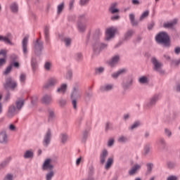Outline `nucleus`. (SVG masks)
<instances>
[{"label":"nucleus","instance_id":"f257e3e1","mask_svg":"<svg viewBox=\"0 0 180 180\" xmlns=\"http://www.w3.org/2000/svg\"><path fill=\"white\" fill-rule=\"evenodd\" d=\"M155 40L158 44L164 45V47H171V38L167 32H160L155 37Z\"/></svg>","mask_w":180,"mask_h":180},{"label":"nucleus","instance_id":"f03ea898","mask_svg":"<svg viewBox=\"0 0 180 180\" xmlns=\"http://www.w3.org/2000/svg\"><path fill=\"white\" fill-rule=\"evenodd\" d=\"M54 165H51V159L48 158L44 160L42 165V170L47 171L49 170L48 173L46 174V180H51L53 179V176H54Z\"/></svg>","mask_w":180,"mask_h":180},{"label":"nucleus","instance_id":"7ed1b4c3","mask_svg":"<svg viewBox=\"0 0 180 180\" xmlns=\"http://www.w3.org/2000/svg\"><path fill=\"white\" fill-rule=\"evenodd\" d=\"M18 87V83L12 77H8L6 79V82L4 84V88L6 91H14Z\"/></svg>","mask_w":180,"mask_h":180},{"label":"nucleus","instance_id":"20e7f679","mask_svg":"<svg viewBox=\"0 0 180 180\" xmlns=\"http://www.w3.org/2000/svg\"><path fill=\"white\" fill-rule=\"evenodd\" d=\"M93 53L95 56H98L101 53L102 50H105V49H108V44H101L99 41L96 42H93L92 44Z\"/></svg>","mask_w":180,"mask_h":180},{"label":"nucleus","instance_id":"39448f33","mask_svg":"<svg viewBox=\"0 0 180 180\" xmlns=\"http://www.w3.org/2000/svg\"><path fill=\"white\" fill-rule=\"evenodd\" d=\"M41 37L39 39H37L34 43V53L37 55V57H40L41 56V52L44 49L43 46V43L40 41Z\"/></svg>","mask_w":180,"mask_h":180},{"label":"nucleus","instance_id":"423d86ee","mask_svg":"<svg viewBox=\"0 0 180 180\" xmlns=\"http://www.w3.org/2000/svg\"><path fill=\"white\" fill-rule=\"evenodd\" d=\"M117 33V28L115 27H110L105 31V40H110L112 37H115V35Z\"/></svg>","mask_w":180,"mask_h":180},{"label":"nucleus","instance_id":"0eeeda50","mask_svg":"<svg viewBox=\"0 0 180 180\" xmlns=\"http://www.w3.org/2000/svg\"><path fill=\"white\" fill-rule=\"evenodd\" d=\"M151 63L154 65L153 70L157 71V72H160V74H163L162 70H161V68L162 67V63L158 62L157 58L155 57H153L151 58Z\"/></svg>","mask_w":180,"mask_h":180},{"label":"nucleus","instance_id":"6e6552de","mask_svg":"<svg viewBox=\"0 0 180 180\" xmlns=\"http://www.w3.org/2000/svg\"><path fill=\"white\" fill-rule=\"evenodd\" d=\"M82 96V93L79 91L78 86H75L73 87V91L70 94L71 99H79Z\"/></svg>","mask_w":180,"mask_h":180},{"label":"nucleus","instance_id":"1a4fd4ad","mask_svg":"<svg viewBox=\"0 0 180 180\" xmlns=\"http://www.w3.org/2000/svg\"><path fill=\"white\" fill-rule=\"evenodd\" d=\"M57 84V79L56 77H51L48 79L47 83H46L43 88L44 89H49V88H53V86H56Z\"/></svg>","mask_w":180,"mask_h":180},{"label":"nucleus","instance_id":"9d476101","mask_svg":"<svg viewBox=\"0 0 180 180\" xmlns=\"http://www.w3.org/2000/svg\"><path fill=\"white\" fill-rule=\"evenodd\" d=\"M51 141V129H48L43 141V144L45 147H49V144H50Z\"/></svg>","mask_w":180,"mask_h":180},{"label":"nucleus","instance_id":"9b49d317","mask_svg":"<svg viewBox=\"0 0 180 180\" xmlns=\"http://www.w3.org/2000/svg\"><path fill=\"white\" fill-rule=\"evenodd\" d=\"M160 96L158 94H155L150 98L149 102L146 104V106L148 108H153V106H155V103L158 102Z\"/></svg>","mask_w":180,"mask_h":180},{"label":"nucleus","instance_id":"f8f14e48","mask_svg":"<svg viewBox=\"0 0 180 180\" xmlns=\"http://www.w3.org/2000/svg\"><path fill=\"white\" fill-rule=\"evenodd\" d=\"M122 85L123 89L127 91V89H129L133 85V79L131 77H128L126 80L123 81Z\"/></svg>","mask_w":180,"mask_h":180},{"label":"nucleus","instance_id":"ddd939ff","mask_svg":"<svg viewBox=\"0 0 180 180\" xmlns=\"http://www.w3.org/2000/svg\"><path fill=\"white\" fill-rule=\"evenodd\" d=\"M141 169V165L139 164H135L131 169L129 170L128 174L130 176L136 175Z\"/></svg>","mask_w":180,"mask_h":180},{"label":"nucleus","instance_id":"4468645a","mask_svg":"<svg viewBox=\"0 0 180 180\" xmlns=\"http://www.w3.org/2000/svg\"><path fill=\"white\" fill-rule=\"evenodd\" d=\"M15 115H16V107L14 105H10L6 114L7 117L12 119Z\"/></svg>","mask_w":180,"mask_h":180},{"label":"nucleus","instance_id":"2eb2a0df","mask_svg":"<svg viewBox=\"0 0 180 180\" xmlns=\"http://www.w3.org/2000/svg\"><path fill=\"white\" fill-rule=\"evenodd\" d=\"M178 23V19L174 18L171 22H165L163 23V27L165 29H174V26Z\"/></svg>","mask_w":180,"mask_h":180},{"label":"nucleus","instance_id":"dca6fc26","mask_svg":"<svg viewBox=\"0 0 180 180\" xmlns=\"http://www.w3.org/2000/svg\"><path fill=\"white\" fill-rule=\"evenodd\" d=\"M0 56H3V58H0V68L4 67L6 64V51L1 49L0 50Z\"/></svg>","mask_w":180,"mask_h":180},{"label":"nucleus","instance_id":"f3484780","mask_svg":"<svg viewBox=\"0 0 180 180\" xmlns=\"http://www.w3.org/2000/svg\"><path fill=\"white\" fill-rule=\"evenodd\" d=\"M44 34L46 43H50V27L49 25L44 26Z\"/></svg>","mask_w":180,"mask_h":180},{"label":"nucleus","instance_id":"a211bd4d","mask_svg":"<svg viewBox=\"0 0 180 180\" xmlns=\"http://www.w3.org/2000/svg\"><path fill=\"white\" fill-rule=\"evenodd\" d=\"M27 41H29V36H25L22 41V48L23 54H27Z\"/></svg>","mask_w":180,"mask_h":180},{"label":"nucleus","instance_id":"6ab92c4d","mask_svg":"<svg viewBox=\"0 0 180 180\" xmlns=\"http://www.w3.org/2000/svg\"><path fill=\"white\" fill-rule=\"evenodd\" d=\"M133 34H134V30H128L124 34V41H129L133 37Z\"/></svg>","mask_w":180,"mask_h":180},{"label":"nucleus","instance_id":"aec40b11","mask_svg":"<svg viewBox=\"0 0 180 180\" xmlns=\"http://www.w3.org/2000/svg\"><path fill=\"white\" fill-rule=\"evenodd\" d=\"M6 143H8V135L6 134V131H2L0 133V143L6 144Z\"/></svg>","mask_w":180,"mask_h":180},{"label":"nucleus","instance_id":"412c9836","mask_svg":"<svg viewBox=\"0 0 180 180\" xmlns=\"http://www.w3.org/2000/svg\"><path fill=\"white\" fill-rule=\"evenodd\" d=\"M11 37H12V34L11 33H7L6 37L0 35V41H4L7 44H12V41L9 39Z\"/></svg>","mask_w":180,"mask_h":180},{"label":"nucleus","instance_id":"4be33fe9","mask_svg":"<svg viewBox=\"0 0 180 180\" xmlns=\"http://www.w3.org/2000/svg\"><path fill=\"white\" fill-rule=\"evenodd\" d=\"M109 153H108V150L104 149L102 150L101 155H100V162L101 164H105V161L106 160V158Z\"/></svg>","mask_w":180,"mask_h":180},{"label":"nucleus","instance_id":"5701e85b","mask_svg":"<svg viewBox=\"0 0 180 180\" xmlns=\"http://www.w3.org/2000/svg\"><path fill=\"white\" fill-rule=\"evenodd\" d=\"M23 105H25V100L23 98H18L15 101V107L18 110H20L22 108H23Z\"/></svg>","mask_w":180,"mask_h":180},{"label":"nucleus","instance_id":"b1692460","mask_svg":"<svg viewBox=\"0 0 180 180\" xmlns=\"http://www.w3.org/2000/svg\"><path fill=\"white\" fill-rule=\"evenodd\" d=\"M41 103L44 105H50V103H51V96L45 94L41 98Z\"/></svg>","mask_w":180,"mask_h":180},{"label":"nucleus","instance_id":"393cba45","mask_svg":"<svg viewBox=\"0 0 180 180\" xmlns=\"http://www.w3.org/2000/svg\"><path fill=\"white\" fill-rule=\"evenodd\" d=\"M129 20H130L131 26H133V27L139 26V21L136 20V18L134 17V14L130 13L129 15Z\"/></svg>","mask_w":180,"mask_h":180},{"label":"nucleus","instance_id":"a878e982","mask_svg":"<svg viewBox=\"0 0 180 180\" xmlns=\"http://www.w3.org/2000/svg\"><path fill=\"white\" fill-rule=\"evenodd\" d=\"M119 60H120V56H119V55H116L111 58V60L108 62V64L110 65V67H113L115 64L118 63Z\"/></svg>","mask_w":180,"mask_h":180},{"label":"nucleus","instance_id":"bb28decb","mask_svg":"<svg viewBox=\"0 0 180 180\" xmlns=\"http://www.w3.org/2000/svg\"><path fill=\"white\" fill-rule=\"evenodd\" d=\"M67 84H62L60 87H58L56 90L58 94H65L67 92Z\"/></svg>","mask_w":180,"mask_h":180},{"label":"nucleus","instance_id":"cd10ccee","mask_svg":"<svg viewBox=\"0 0 180 180\" xmlns=\"http://www.w3.org/2000/svg\"><path fill=\"white\" fill-rule=\"evenodd\" d=\"M100 36H101V30L99 29L96 30L93 35V43H96L97 41H99Z\"/></svg>","mask_w":180,"mask_h":180},{"label":"nucleus","instance_id":"c85d7f7f","mask_svg":"<svg viewBox=\"0 0 180 180\" xmlns=\"http://www.w3.org/2000/svg\"><path fill=\"white\" fill-rule=\"evenodd\" d=\"M33 157H34V153L32 150H26L23 155V158H25V160L33 158Z\"/></svg>","mask_w":180,"mask_h":180},{"label":"nucleus","instance_id":"c756f323","mask_svg":"<svg viewBox=\"0 0 180 180\" xmlns=\"http://www.w3.org/2000/svg\"><path fill=\"white\" fill-rule=\"evenodd\" d=\"M117 5V3H112L111 4L110 8H109V11L113 14L115 13H118L119 12V8H116V6Z\"/></svg>","mask_w":180,"mask_h":180},{"label":"nucleus","instance_id":"7c9ffc66","mask_svg":"<svg viewBox=\"0 0 180 180\" xmlns=\"http://www.w3.org/2000/svg\"><path fill=\"white\" fill-rule=\"evenodd\" d=\"M48 122H53L56 119V114L51 109L48 110Z\"/></svg>","mask_w":180,"mask_h":180},{"label":"nucleus","instance_id":"2f4dec72","mask_svg":"<svg viewBox=\"0 0 180 180\" xmlns=\"http://www.w3.org/2000/svg\"><path fill=\"white\" fill-rule=\"evenodd\" d=\"M100 89H101V92H108V91H112V89H113V85L106 84L105 86H102Z\"/></svg>","mask_w":180,"mask_h":180},{"label":"nucleus","instance_id":"473e14b6","mask_svg":"<svg viewBox=\"0 0 180 180\" xmlns=\"http://www.w3.org/2000/svg\"><path fill=\"white\" fill-rule=\"evenodd\" d=\"M77 29L80 33H83L86 30V25L84 22H77Z\"/></svg>","mask_w":180,"mask_h":180},{"label":"nucleus","instance_id":"72a5a7b5","mask_svg":"<svg viewBox=\"0 0 180 180\" xmlns=\"http://www.w3.org/2000/svg\"><path fill=\"white\" fill-rule=\"evenodd\" d=\"M31 67L34 71H36L37 68V58L34 56L31 58Z\"/></svg>","mask_w":180,"mask_h":180},{"label":"nucleus","instance_id":"f704fd0d","mask_svg":"<svg viewBox=\"0 0 180 180\" xmlns=\"http://www.w3.org/2000/svg\"><path fill=\"white\" fill-rule=\"evenodd\" d=\"M10 9L13 13H18V11H19V6L16 3H13L10 5Z\"/></svg>","mask_w":180,"mask_h":180},{"label":"nucleus","instance_id":"c9c22d12","mask_svg":"<svg viewBox=\"0 0 180 180\" xmlns=\"http://www.w3.org/2000/svg\"><path fill=\"white\" fill-rule=\"evenodd\" d=\"M126 72V69H120L117 72L113 73L111 75L112 78H117L120 75H122V74H124Z\"/></svg>","mask_w":180,"mask_h":180},{"label":"nucleus","instance_id":"e433bc0d","mask_svg":"<svg viewBox=\"0 0 180 180\" xmlns=\"http://www.w3.org/2000/svg\"><path fill=\"white\" fill-rule=\"evenodd\" d=\"M84 22H86V13L80 14L78 16L77 23H84Z\"/></svg>","mask_w":180,"mask_h":180},{"label":"nucleus","instance_id":"4c0bfd02","mask_svg":"<svg viewBox=\"0 0 180 180\" xmlns=\"http://www.w3.org/2000/svg\"><path fill=\"white\" fill-rule=\"evenodd\" d=\"M60 141L62 144H65L68 141V134L66 133L60 134Z\"/></svg>","mask_w":180,"mask_h":180},{"label":"nucleus","instance_id":"58836bf2","mask_svg":"<svg viewBox=\"0 0 180 180\" xmlns=\"http://www.w3.org/2000/svg\"><path fill=\"white\" fill-rule=\"evenodd\" d=\"M87 175L89 176H94L95 175V167L94 165H91L88 167Z\"/></svg>","mask_w":180,"mask_h":180},{"label":"nucleus","instance_id":"ea45409f","mask_svg":"<svg viewBox=\"0 0 180 180\" xmlns=\"http://www.w3.org/2000/svg\"><path fill=\"white\" fill-rule=\"evenodd\" d=\"M166 165L168 169H174L176 167V163L174 161H167Z\"/></svg>","mask_w":180,"mask_h":180},{"label":"nucleus","instance_id":"a19ab883","mask_svg":"<svg viewBox=\"0 0 180 180\" xmlns=\"http://www.w3.org/2000/svg\"><path fill=\"white\" fill-rule=\"evenodd\" d=\"M112 164H113V158H109L105 163V169H109V168H110V167H112Z\"/></svg>","mask_w":180,"mask_h":180},{"label":"nucleus","instance_id":"79ce46f5","mask_svg":"<svg viewBox=\"0 0 180 180\" xmlns=\"http://www.w3.org/2000/svg\"><path fill=\"white\" fill-rule=\"evenodd\" d=\"M141 123L140 121L135 122L131 127L129 128V130H134V129H137V127H140Z\"/></svg>","mask_w":180,"mask_h":180},{"label":"nucleus","instance_id":"37998d69","mask_svg":"<svg viewBox=\"0 0 180 180\" xmlns=\"http://www.w3.org/2000/svg\"><path fill=\"white\" fill-rule=\"evenodd\" d=\"M146 167H147L146 174H151V172L153 171V167H154V164H153V163H147L146 164Z\"/></svg>","mask_w":180,"mask_h":180},{"label":"nucleus","instance_id":"c03bdc74","mask_svg":"<svg viewBox=\"0 0 180 180\" xmlns=\"http://www.w3.org/2000/svg\"><path fill=\"white\" fill-rule=\"evenodd\" d=\"M92 91H85L84 99L85 101H91V98H92Z\"/></svg>","mask_w":180,"mask_h":180},{"label":"nucleus","instance_id":"a18cd8bd","mask_svg":"<svg viewBox=\"0 0 180 180\" xmlns=\"http://www.w3.org/2000/svg\"><path fill=\"white\" fill-rule=\"evenodd\" d=\"M151 148L150 144H146L143 148V155H147L150 153V149Z\"/></svg>","mask_w":180,"mask_h":180},{"label":"nucleus","instance_id":"49530a36","mask_svg":"<svg viewBox=\"0 0 180 180\" xmlns=\"http://www.w3.org/2000/svg\"><path fill=\"white\" fill-rule=\"evenodd\" d=\"M149 13H150V11H144V12L141 14V15L140 16L139 20H140V21L144 20V19H146V18H148V17Z\"/></svg>","mask_w":180,"mask_h":180},{"label":"nucleus","instance_id":"de8ad7c7","mask_svg":"<svg viewBox=\"0 0 180 180\" xmlns=\"http://www.w3.org/2000/svg\"><path fill=\"white\" fill-rule=\"evenodd\" d=\"M128 139L127 137L124 136H121L119 137L117 141L118 143H127V141H128Z\"/></svg>","mask_w":180,"mask_h":180},{"label":"nucleus","instance_id":"09e8293b","mask_svg":"<svg viewBox=\"0 0 180 180\" xmlns=\"http://www.w3.org/2000/svg\"><path fill=\"white\" fill-rule=\"evenodd\" d=\"M63 41L66 47H69V46H71V38L65 37L63 39Z\"/></svg>","mask_w":180,"mask_h":180},{"label":"nucleus","instance_id":"8fccbe9b","mask_svg":"<svg viewBox=\"0 0 180 180\" xmlns=\"http://www.w3.org/2000/svg\"><path fill=\"white\" fill-rule=\"evenodd\" d=\"M140 84H147L148 79L146 76H143L139 79Z\"/></svg>","mask_w":180,"mask_h":180},{"label":"nucleus","instance_id":"3c124183","mask_svg":"<svg viewBox=\"0 0 180 180\" xmlns=\"http://www.w3.org/2000/svg\"><path fill=\"white\" fill-rule=\"evenodd\" d=\"M88 131L85 130L82 133V143H85L86 141V139H88Z\"/></svg>","mask_w":180,"mask_h":180},{"label":"nucleus","instance_id":"603ef678","mask_svg":"<svg viewBox=\"0 0 180 180\" xmlns=\"http://www.w3.org/2000/svg\"><path fill=\"white\" fill-rule=\"evenodd\" d=\"M58 103L59 105V106H65V105H67V101L64 98H60L58 101Z\"/></svg>","mask_w":180,"mask_h":180},{"label":"nucleus","instance_id":"864d4df0","mask_svg":"<svg viewBox=\"0 0 180 180\" xmlns=\"http://www.w3.org/2000/svg\"><path fill=\"white\" fill-rule=\"evenodd\" d=\"M103 71H105V68L103 67H100L95 69V74L98 75L99 74H102Z\"/></svg>","mask_w":180,"mask_h":180},{"label":"nucleus","instance_id":"5fc2aeb1","mask_svg":"<svg viewBox=\"0 0 180 180\" xmlns=\"http://www.w3.org/2000/svg\"><path fill=\"white\" fill-rule=\"evenodd\" d=\"M19 58V56H18V55L13 53L10 56V60L11 61V63H13L14 61H18Z\"/></svg>","mask_w":180,"mask_h":180},{"label":"nucleus","instance_id":"6e6d98bb","mask_svg":"<svg viewBox=\"0 0 180 180\" xmlns=\"http://www.w3.org/2000/svg\"><path fill=\"white\" fill-rule=\"evenodd\" d=\"M112 124L110 122H106L105 123V131L108 133L109 130H112Z\"/></svg>","mask_w":180,"mask_h":180},{"label":"nucleus","instance_id":"4d7b16f0","mask_svg":"<svg viewBox=\"0 0 180 180\" xmlns=\"http://www.w3.org/2000/svg\"><path fill=\"white\" fill-rule=\"evenodd\" d=\"M64 9V2L60 3L58 6V13L60 15L61 12H63V10Z\"/></svg>","mask_w":180,"mask_h":180},{"label":"nucleus","instance_id":"13d9d810","mask_svg":"<svg viewBox=\"0 0 180 180\" xmlns=\"http://www.w3.org/2000/svg\"><path fill=\"white\" fill-rule=\"evenodd\" d=\"M10 65L11 67H14V68H19L20 67V64L18 61L11 62Z\"/></svg>","mask_w":180,"mask_h":180},{"label":"nucleus","instance_id":"bf43d9fd","mask_svg":"<svg viewBox=\"0 0 180 180\" xmlns=\"http://www.w3.org/2000/svg\"><path fill=\"white\" fill-rule=\"evenodd\" d=\"M20 82H22V84H25L26 82V74L25 73H22L20 75Z\"/></svg>","mask_w":180,"mask_h":180},{"label":"nucleus","instance_id":"052dcab7","mask_svg":"<svg viewBox=\"0 0 180 180\" xmlns=\"http://www.w3.org/2000/svg\"><path fill=\"white\" fill-rule=\"evenodd\" d=\"M11 161V158H7L4 161L1 163V167H6Z\"/></svg>","mask_w":180,"mask_h":180},{"label":"nucleus","instance_id":"680f3d73","mask_svg":"<svg viewBox=\"0 0 180 180\" xmlns=\"http://www.w3.org/2000/svg\"><path fill=\"white\" fill-rule=\"evenodd\" d=\"M66 79H68L69 81H71V79H72V70H69L66 73Z\"/></svg>","mask_w":180,"mask_h":180},{"label":"nucleus","instance_id":"e2e57ef3","mask_svg":"<svg viewBox=\"0 0 180 180\" xmlns=\"http://www.w3.org/2000/svg\"><path fill=\"white\" fill-rule=\"evenodd\" d=\"M160 146H162V148H165V146H166V143H165V139H164V138H160L158 140Z\"/></svg>","mask_w":180,"mask_h":180},{"label":"nucleus","instance_id":"0e129e2a","mask_svg":"<svg viewBox=\"0 0 180 180\" xmlns=\"http://www.w3.org/2000/svg\"><path fill=\"white\" fill-rule=\"evenodd\" d=\"M12 70V66L11 65H9L6 70L4 72V75H8V74H9L11 72V71Z\"/></svg>","mask_w":180,"mask_h":180},{"label":"nucleus","instance_id":"69168bd1","mask_svg":"<svg viewBox=\"0 0 180 180\" xmlns=\"http://www.w3.org/2000/svg\"><path fill=\"white\" fill-rule=\"evenodd\" d=\"M75 59L77 60V61H82V53H77L75 54Z\"/></svg>","mask_w":180,"mask_h":180},{"label":"nucleus","instance_id":"338daca9","mask_svg":"<svg viewBox=\"0 0 180 180\" xmlns=\"http://www.w3.org/2000/svg\"><path fill=\"white\" fill-rule=\"evenodd\" d=\"M89 3V0H79V5L81 6H86V5H88V4Z\"/></svg>","mask_w":180,"mask_h":180},{"label":"nucleus","instance_id":"774afa93","mask_svg":"<svg viewBox=\"0 0 180 180\" xmlns=\"http://www.w3.org/2000/svg\"><path fill=\"white\" fill-rule=\"evenodd\" d=\"M72 105L73 109H75V110H77V99L72 98Z\"/></svg>","mask_w":180,"mask_h":180}]
</instances>
